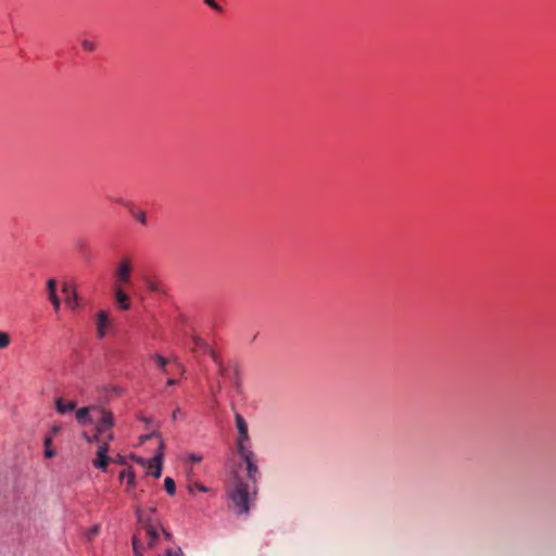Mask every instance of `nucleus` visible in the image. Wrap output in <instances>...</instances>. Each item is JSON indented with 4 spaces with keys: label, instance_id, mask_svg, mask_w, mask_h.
<instances>
[{
    "label": "nucleus",
    "instance_id": "obj_31",
    "mask_svg": "<svg viewBox=\"0 0 556 556\" xmlns=\"http://www.w3.org/2000/svg\"><path fill=\"white\" fill-rule=\"evenodd\" d=\"M54 454H55V453H54V451H53V450H51V448H49V447H46V450H45V456H46L47 458H51V457H53V456H54Z\"/></svg>",
    "mask_w": 556,
    "mask_h": 556
},
{
    "label": "nucleus",
    "instance_id": "obj_32",
    "mask_svg": "<svg viewBox=\"0 0 556 556\" xmlns=\"http://www.w3.org/2000/svg\"><path fill=\"white\" fill-rule=\"evenodd\" d=\"M217 366H218V371H219V374H220L222 376H225V374H226V367H225V365H224L223 363H219Z\"/></svg>",
    "mask_w": 556,
    "mask_h": 556
},
{
    "label": "nucleus",
    "instance_id": "obj_1",
    "mask_svg": "<svg viewBox=\"0 0 556 556\" xmlns=\"http://www.w3.org/2000/svg\"><path fill=\"white\" fill-rule=\"evenodd\" d=\"M156 509L154 507H149L147 509L141 508L140 506L136 507V517L138 520V525L141 530H144L147 535V546L148 548H153L159 539V519L155 517Z\"/></svg>",
    "mask_w": 556,
    "mask_h": 556
},
{
    "label": "nucleus",
    "instance_id": "obj_21",
    "mask_svg": "<svg viewBox=\"0 0 556 556\" xmlns=\"http://www.w3.org/2000/svg\"><path fill=\"white\" fill-rule=\"evenodd\" d=\"M11 343V337L5 331H0V350L7 349Z\"/></svg>",
    "mask_w": 556,
    "mask_h": 556
},
{
    "label": "nucleus",
    "instance_id": "obj_13",
    "mask_svg": "<svg viewBox=\"0 0 556 556\" xmlns=\"http://www.w3.org/2000/svg\"><path fill=\"white\" fill-rule=\"evenodd\" d=\"M115 301L121 309H128L130 307L129 296L124 292L121 286H115Z\"/></svg>",
    "mask_w": 556,
    "mask_h": 556
},
{
    "label": "nucleus",
    "instance_id": "obj_28",
    "mask_svg": "<svg viewBox=\"0 0 556 556\" xmlns=\"http://www.w3.org/2000/svg\"><path fill=\"white\" fill-rule=\"evenodd\" d=\"M188 460H190L192 463H200L202 460V456L197 455V454H189Z\"/></svg>",
    "mask_w": 556,
    "mask_h": 556
},
{
    "label": "nucleus",
    "instance_id": "obj_37",
    "mask_svg": "<svg viewBox=\"0 0 556 556\" xmlns=\"http://www.w3.org/2000/svg\"><path fill=\"white\" fill-rule=\"evenodd\" d=\"M163 532H164L165 538H166L167 540H170L172 534H170V533H168V532H166L165 530H163Z\"/></svg>",
    "mask_w": 556,
    "mask_h": 556
},
{
    "label": "nucleus",
    "instance_id": "obj_8",
    "mask_svg": "<svg viewBox=\"0 0 556 556\" xmlns=\"http://www.w3.org/2000/svg\"><path fill=\"white\" fill-rule=\"evenodd\" d=\"M109 446L108 442H102V444L99 445L97 451V457L92 460V465L97 469H101L102 471H105L108 468V465L111 462V458L108 456Z\"/></svg>",
    "mask_w": 556,
    "mask_h": 556
},
{
    "label": "nucleus",
    "instance_id": "obj_22",
    "mask_svg": "<svg viewBox=\"0 0 556 556\" xmlns=\"http://www.w3.org/2000/svg\"><path fill=\"white\" fill-rule=\"evenodd\" d=\"M81 47L84 50H86L88 52H92L96 49V43L89 39H84L81 41Z\"/></svg>",
    "mask_w": 556,
    "mask_h": 556
},
{
    "label": "nucleus",
    "instance_id": "obj_7",
    "mask_svg": "<svg viewBox=\"0 0 556 556\" xmlns=\"http://www.w3.org/2000/svg\"><path fill=\"white\" fill-rule=\"evenodd\" d=\"M236 427L238 429V439H237V451L240 452V448H250L248 444L250 443V437L248 432V425L244 418L240 414H236Z\"/></svg>",
    "mask_w": 556,
    "mask_h": 556
},
{
    "label": "nucleus",
    "instance_id": "obj_35",
    "mask_svg": "<svg viewBox=\"0 0 556 556\" xmlns=\"http://www.w3.org/2000/svg\"><path fill=\"white\" fill-rule=\"evenodd\" d=\"M180 409L179 407H177L176 409H174L173 414H172V419L173 420H176L177 418V415L179 414Z\"/></svg>",
    "mask_w": 556,
    "mask_h": 556
},
{
    "label": "nucleus",
    "instance_id": "obj_14",
    "mask_svg": "<svg viewBox=\"0 0 556 556\" xmlns=\"http://www.w3.org/2000/svg\"><path fill=\"white\" fill-rule=\"evenodd\" d=\"M76 408L75 402L65 403L63 399L59 397L55 400V409L59 414H66L73 412Z\"/></svg>",
    "mask_w": 556,
    "mask_h": 556
},
{
    "label": "nucleus",
    "instance_id": "obj_3",
    "mask_svg": "<svg viewBox=\"0 0 556 556\" xmlns=\"http://www.w3.org/2000/svg\"><path fill=\"white\" fill-rule=\"evenodd\" d=\"M91 424L94 425V430L98 432L106 433L114 426V416L112 412L99 406L98 409H93Z\"/></svg>",
    "mask_w": 556,
    "mask_h": 556
},
{
    "label": "nucleus",
    "instance_id": "obj_17",
    "mask_svg": "<svg viewBox=\"0 0 556 556\" xmlns=\"http://www.w3.org/2000/svg\"><path fill=\"white\" fill-rule=\"evenodd\" d=\"M130 213L134 216V218H136L141 225H147V215L143 211L132 208L130 210Z\"/></svg>",
    "mask_w": 556,
    "mask_h": 556
},
{
    "label": "nucleus",
    "instance_id": "obj_4",
    "mask_svg": "<svg viewBox=\"0 0 556 556\" xmlns=\"http://www.w3.org/2000/svg\"><path fill=\"white\" fill-rule=\"evenodd\" d=\"M132 267L134 265L130 257L124 256L121 258L115 268V286L123 288L124 285H130Z\"/></svg>",
    "mask_w": 556,
    "mask_h": 556
},
{
    "label": "nucleus",
    "instance_id": "obj_25",
    "mask_svg": "<svg viewBox=\"0 0 556 556\" xmlns=\"http://www.w3.org/2000/svg\"><path fill=\"white\" fill-rule=\"evenodd\" d=\"M114 440V434L111 430L102 435V442H108V444Z\"/></svg>",
    "mask_w": 556,
    "mask_h": 556
},
{
    "label": "nucleus",
    "instance_id": "obj_9",
    "mask_svg": "<svg viewBox=\"0 0 556 556\" xmlns=\"http://www.w3.org/2000/svg\"><path fill=\"white\" fill-rule=\"evenodd\" d=\"M99 406L92 405L87 407H81L76 410V420L79 425L91 424V418H93V409H98Z\"/></svg>",
    "mask_w": 556,
    "mask_h": 556
},
{
    "label": "nucleus",
    "instance_id": "obj_39",
    "mask_svg": "<svg viewBox=\"0 0 556 556\" xmlns=\"http://www.w3.org/2000/svg\"><path fill=\"white\" fill-rule=\"evenodd\" d=\"M156 433H152L151 435H148L147 438L156 437Z\"/></svg>",
    "mask_w": 556,
    "mask_h": 556
},
{
    "label": "nucleus",
    "instance_id": "obj_23",
    "mask_svg": "<svg viewBox=\"0 0 556 556\" xmlns=\"http://www.w3.org/2000/svg\"><path fill=\"white\" fill-rule=\"evenodd\" d=\"M136 484L135 473L132 471H128L127 473V492L130 493V489Z\"/></svg>",
    "mask_w": 556,
    "mask_h": 556
},
{
    "label": "nucleus",
    "instance_id": "obj_19",
    "mask_svg": "<svg viewBox=\"0 0 556 556\" xmlns=\"http://www.w3.org/2000/svg\"><path fill=\"white\" fill-rule=\"evenodd\" d=\"M104 433L102 432H98V430H94V433L92 435H88V434H84V438L86 439V441L88 443H94V442H98L100 444H102V435Z\"/></svg>",
    "mask_w": 556,
    "mask_h": 556
},
{
    "label": "nucleus",
    "instance_id": "obj_34",
    "mask_svg": "<svg viewBox=\"0 0 556 556\" xmlns=\"http://www.w3.org/2000/svg\"><path fill=\"white\" fill-rule=\"evenodd\" d=\"M129 470H123L121 473H119V480H124L125 478L127 479V473H128Z\"/></svg>",
    "mask_w": 556,
    "mask_h": 556
},
{
    "label": "nucleus",
    "instance_id": "obj_30",
    "mask_svg": "<svg viewBox=\"0 0 556 556\" xmlns=\"http://www.w3.org/2000/svg\"><path fill=\"white\" fill-rule=\"evenodd\" d=\"M206 354H208L212 359L218 365L219 363H222V361L219 359L218 355L211 349V352H206Z\"/></svg>",
    "mask_w": 556,
    "mask_h": 556
},
{
    "label": "nucleus",
    "instance_id": "obj_20",
    "mask_svg": "<svg viewBox=\"0 0 556 556\" xmlns=\"http://www.w3.org/2000/svg\"><path fill=\"white\" fill-rule=\"evenodd\" d=\"M164 488H165L166 492L169 495H174L175 492H176L175 481L172 478H169V477L165 478V480H164Z\"/></svg>",
    "mask_w": 556,
    "mask_h": 556
},
{
    "label": "nucleus",
    "instance_id": "obj_12",
    "mask_svg": "<svg viewBox=\"0 0 556 556\" xmlns=\"http://www.w3.org/2000/svg\"><path fill=\"white\" fill-rule=\"evenodd\" d=\"M62 291L66 295L65 303L67 306L72 309L76 308L79 305L76 291L68 283L63 285Z\"/></svg>",
    "mask_w": 556,
    "mask_h": 556
},
{
    "label": "nucleus",
    "instance_id": "obj_26",
    "mask_svg": "<svg viewBox=\"0 0 556 556\" xmlns=\"http://www.w3.org/2000/svg\"><path fill=\"white\" fill-rule=\"evenodd\" d=\"M99 533V527L93 526L88 532V540H92Z\"/></svg>",
    "mask_w": 556,
    "mask_h": 556
},
{
    "label": "nucleus",
    "instance_id": "obj_16",
    "mask_svg": "<svg viewBox=\"0 0 556 556\" xmlns=\"http://www.w3.org/2000/svg\"><path fill=\"white\" fill-rule=\"evenodd\" d=\"M132 548H134L136 556H142L143 545H142L141 539H140V531L135 533L132 536Z\"/></svg>",
    "mask_w": 556,
    "mask_h": 556
},
{
    "label": "nucleus",
    "instance_id": "obj_15",
    "mask_svg": "<svg viewBox=\"0 0 556 556\" xmlns=\"http://www.w3.org/2000/svg\"><path fill=\"white\" fill-rule=\"evenodd\" d=\"M192 341H193V346L191 348V352H193V353H197L199 351H201L203 353L211 352V346L206 342H204L201 338L193 337Z\"/></svg>",
    "mask_w": 556,
    "mask_h": 556
},
{
    "label": "nucleus",
    "instance_id": "obj_5",
    "mask_svg": "<svg viewBox=\"0 0 556 556\" xmlns=\"http://www.w3.org/2000/svg\"><path fill=\"white\" fill-rule=\"evenodd\" d=\"M238 454L247 465L248 478L255 483L260 475L256 455L250 448H240Z\"/></svg>",
    "mask_w": 556,
    "mask_h": 556
},
{
    "label": "nucleus",
    "instance_id": "obj_2",
    "mask_svg": "<svg viewBox=\"0 0 556 556\" xmlns=\"http://www.w3.org/2000/svg\"><path fill=\"white\" fill-rule=\"evenodd\" d=\"M228 495L232 504L238 508L239 514L249 513V486L240 478H235L233 485L228 490Z\"/></svg>",
    "mask_w": 556,
    "mask_h": 556
},
{
    "label": "nucleus",
    "instance_id": "obj_38",
    "mask_svg": "<svg viewBox=\"0 0 556 556\" xmlns=\"http://www.w3.org/2000/svg\"><path fill=\"white\" fill-rule=\"evenodd\" d=\"M179 367H180L179 372H181V375H184V374H185V371H186V370H185V367H182V366H180V365H179Z\"/></svg>",
    "mask_w": 556,
    "mask_h": 556
},
{
    "label": "nucleus",
    "instance_id": "obj_24",
    "mask_svg": "<svg viewBox=\"0 0 556 556\" xmlns=\"http://www.w3.org/2000/svg\"><path fill=\"white\" fill-rule=\"evenodd\" d=\"M146 283H147V287H148V289L150 291H153V292H159L160 291V283L157 281L148 279L146 281Z\"/></svg>",
    "mask_w": 556,
    "mask_h": 556
},
{
    "label": "nucleus",
    "instance_id": "obj_33",
    "mask_svg": "<svg viewBox=\"0 0 556 556\" xmlns=\"http://www.w3.org/2000/svg\"><path fill=\"white\" fill-rule=\"evenodd\" d=\"M166 384H167L168 387L176 386V384H177V380H176V379H173V378H169V379H167Z\"/></svg>",
    "mask_w": 556,
    "mask_h": 556
},
{
    "label": "nucleus",
    "instance_id": "obj_10",
    "mask_svg": "<svg viewBox=\"0 0 556 556\" xmlns=\"http://www.w3.org/2000/svg\"><path fill=\"white\" fill-rule=\"evenodd\" d=\"M97 334L99 338H103L106 334L110 326V318L105 311H100L97 314Z\"/></svg>",
    "mask_w": 556,
    "mask_h": 556
},
{
    "label": "nucleus",
    "instance_id": "obj_11",
    "mask_svg": "<svg viewBox=\"0 0 556 556\" xmlns=\"http://www.w3.org/2000/svg\"><path fill=\"white\" fill-rule=\"evenodd\" d=\"M48 298L55 312L60 309L61 301L56 295V280L51 278L47 281Z\"/></svg>",
    "mask_w": 556,
    "mask_h": 556
},
{
    "label": "nucleus",
    "instance_id": "obj_40",
    "mask_svg": "<svg viewBox=\"0 0 556 556\" xmlns=\"http://www.w3.org/2000/svg\"><path fill=\"white\" fill-rule=\"evenodd\" d=\"M58 431H59L58 427L53 428V432H58Z\"/></svg>",
    "mask_w": 556,
    "mask_h": 556
},
{
    "label": "nucleus",
    "instance_id": "obj_6",
    "mask_svg": "<svg viewBox=\"0 0 556 556\" xmlns=\"http://www.w3.org/2000/svg\"><path fill=\"white\" fill-rule=\"evenodd\" d=\"M164 442L161 441L160 442V446H159V451L157 453L154 455L153 458L149 459V460H143V459H139V462L143 465V466H147V473L148 475H151L155 478H160L161 475H162V459H163V455H164Z\"/></svg>",
    "mask_w": 556,
    "mask_h": 556
},
{
    "label": "nucleus",
    "instance_id": "obj_18",
    "mask_svg": "<svg viewBox=\"0 0 556 556\" xmlns=\"http://www.w3.org/2000/svg\"><path fill=\"white\" fill-rule=\"evenodd\" d=\"M152 358L156 362L157 366L163 372H166V365L168 364V359L160 354H154Z\"/></svg>",
    "mask_w": 556,
    "mask_h": 556
},
{
    "label": "nucleus",
    "instance_id": "obj_27",
    "mask_svg": "<svg viewBox=\"0 0 556 556\" xmlns=\"http://www.w3.org/2000/svg\"><path fill=\"white\" fill-rule=\"evenodd\" d=\"M204 2H205L208 7H211L212 9H214V10H216V11H220V10H222L220 5H218V4L215 2V0H204Z\"/></svg>",
    "mask_w": 556,
    "mask_h": 556
},
{
    "label": "nucleus",
    "instance_id": "obj_36",
    "mask_svg": "<svg viewBox=\"0 0 556 556\" xmlns=\"http://www.w3.org/2000/svg\"><path fill=\"white\" fill-rule=\"evenodd\" d=\"M51 441H52V440H51V438H50V437H47V438L45 439V446H46V447H49V446H50V444H51Z\"/></svg>",
    "mask_w": 556,
    "mask_h": 556
},
{
    "label": "nucleus",
    "instance_id": "obj_29",
    "mask_svg": "<svg viewBox=\"0 0 556 556\" xmlns=\"http://www.w3.org/2000/svg\"><path fill=\"white\" fill-rule=\"evenodd\" d=\"M193 488H195L197 490H199V491H201V492H206V491H207V489H206L203 484H200V483H194V485H193V486H192V485H190V486H189L190 492H192V491H193Z\"/></svg>",
    "mask_w": 556,
    "mask_h": 556
}]
</instances>
